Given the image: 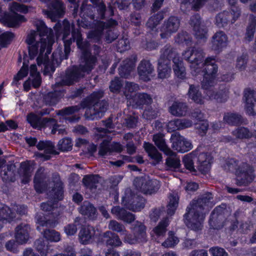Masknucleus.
I'll return each instance as SVG.
<instances>
[{
  "instance_id": "c9c22d12",
  "label": "nucleus",
  "mask_w": 256,
  "mask_h": 256,
  "mask_svg": "<svg viewBox=\"0 0 256 256\" xmlns=\"http://www.w3.org/2000/svg\"><path fill=\"white\" fill-rule=\"evenodd\" d=\"M188 95V98L196 103L200 104H204V98L202 96L198 87L190 85Z\"/></svg>"
},
{
  "instance_id": "c85d7f7f",
  "label": "nucleus",
  "mask_w": 256,
  "mask_h": 256,
  "mask_svg": "<svg viewBox=\"0 0 256 256\" xmlns=\"http://www.w3.org/2000/svg\"><path fill=\"white\" fill-rule=\"evenodd\" d=\"M196 160L199 164L198 166V169L202 172L206 173L210 169L212 158L207 153L200 154L198 156H196Z\"/></svg>"
},
{
  "instance_id": "7c9ffc66",
  "label": "nucleus",
  "mask_w": 256,
  "mask_h": 256,
  "mask_svg": "<svg viewBox=\"0 0 256 256\" xmlns=\"http://www.w3.org/2000/svg\"><path fill=\"white\" fill-rule=\"evenodd\" d=\"M174 62L173 70L176 76L180 78H184L186 76L185 68L182 61L180 60L176 52V55L171 58Z\"/></svg>"
},
{
  "instance_id": "3c124183",
  "label": "nucleus",
  "mask_w": 256,
  "mask_h": 256,
  "mask_svg": "<svg viewBox=\"0 0 256 256\" xmlns=\"http://www.w3.org/2000/svg\"><path fill=\"white\" fill-rule=\"evenodd\" d=\"M164 18L162 12H159L156 14L150 17L148 20L146 25L149 28L152 29L155 28L160 22Z\"/></svg>"
},
{
  "instance_id": "473e14b6",
  "label": "nucleus",
  "mask_w": 256,
  "mask_h": 256,
  "mask_svg": "<svg viewBox=\"0 0 256 256\" xmlns=\"http://www.w3.org/2000/svg\"><path fill=\"white\" fill-rule=\"evenodd\" d=\"M116 24L117 22L112 19L110 20L106 24L102 22H98V28L96 32H90L88 34V38L94 39L96 37V39L98 40L102 34V30L104 28L113 26Z\"/></svg>"
},
{
  "instance_id": "e2e57ef3",
  "label": "nucleus",
  "mask_w": 256,
  "mask_h": 256,
  "mask_svg": "<svg viewBox=\"0 0 256 256\" xmlns=\"http://www.w3.org/2000/svg\"><path fill=\"white\" fill-rule=\"evenodd\" d=\"M138 84L132 82H126L124 94L127 98H128V93H132L138 90Z\"/></svg>"
},
{
  "instance_id": "2eb2a0df",
  "label": "nucleus",
  "mask_w": 256,
  "mask_h": 256,
  "mask_svg": "<svg viewBox=\"0 0 256 256\" xmlns=\"http://www.w3.org/2000/svg\"><path fill=\"white\" fill-rule=\"evenodd\" d=\"M180 25V21L177 17H170L162 27L161 38H165L170 36L172 33L175 32L178 30Z\"/></svg>"
},
{
  "instance_id": "603ef678",
  "label": "nucleus",
  "mask_w": 256,
  "mask_h": 256,
  "mask_svg": "<svg viewBox=\"0 0 256 256\" xmlns=\"http://www.w3.org/2000/svg\"><path fill=\"white\" fill-rule=\"evenodd\" d=\"M250 19L251 23L248 26L246 34V39L248 42L251 41L254 38L255 30V24L256 22V17L251 16Z\"/></svg>"
},
{
  "instance_id": "0e129e2a",
  "label": "nucleus",
  "mask_w": 256,
  "mask_h": 256,
  "mask_svg": "<svg viewBox=\"0 0 256 256\" xmlns=\"http://www.w3.org/2000/svg\"><path fill=\"white\" fill-rule=\"evenodd\" d=\"M248 56L246 54H242L238 58L236 68L240 70H244L246 66Z\"/></svg>"
},
{
  "instance_id": "ddd939ff",
  "label": "nucleus",
  "mask_w": 256,
  "mask_h": 256,
  "mask_svg": "<svg viewBox=\"0 0 256 256\" xmlns=\"http://www.w3.org/2000/svg\"><path fill=\"white\" fill-rule=\"evenodd\" d=\"M170 142L172 144V148L182 153L190 150L193 147L190 141L185 138L178 132L172 134Z\"/></svg>"
},
{
  "instance_id": "338daca9",
  "label": "nucleus",
  "mask_w": 256,
  "mask_h": 256,
  "mask_svg": "<svg viewBox=\"0 0 256 256\" xmlns=\"http://www.w3.org/2000/svg\"><path fill=\"white\" fill-rule=\"evenodd\" d=\"M122 86V84L120 80L116 78L111 81L110 89L113 92H118L120 90Z\"/></svg>"
},
{
  "instance_id": "79ce46f5",
  "label": "nucleus",
  "mask_w": 256,
  "mask_h": 256,
  "mask_svg": "<svg viewBox=\"0 0 256 256\" xmlns=\"http://www.w3.org/2000/svg\"><path fill=\"white\" fill-rule=\"evenodd\" d=\"M178 204V197L176 193H170L169 196V202L168 205V214L172 216L174 214Z\"/></svg>"
},
{
  "instance_id": "412c9836",
  "label": "nucleus",
  "mask_w": 256,
  "mask_h": 256,
  "mask_svg": "<svg viewBox=\"0 0 256 256\" xmlns=\"http://www.w3.org/2000/svg\"><path fill=\"white\" fill-rule=\"evenodd\" d=\"M27 121L34 128H41L49 126V122H54V118H44L41 119L37 115L30 113L27 116Z\"/></svg>"
},
{
  "instance_id": "39448f33",
  "label": "nucleus",
  "mask_w": 256,
  "mask_h": 256,
  "mask_svg": "<svg viewBox=\"0 0 256 256\" xmlns=\"http://www.w3.org/2000/svg\"><path fill=\"white\" fill-rule=\"evenodd\" d=\"M212 199V194L206 193L190 203L184 215V222L188 227L195 231L202 230L206 212L209 208L214 205Z\"/></svg>"
},
{
  "instance_id": "393cba45",
  "label": "nucleus",
  "mask_w": 256,
  "mask_h": 256,
  "mask_svg": "<svg viewBox=\"0 0 256 256\" xmlns=\"http://www.w3.org/2000/svg\"><path fill=\"white\" fill-rule=\"evenodd\" d=\"M181 3L180 8L184 11H186L188 8H191L194 10H198L202 8L208 0H176ZM217 2L218 0H214Z\"/></svg>"
},
{
  "instance_id": "680f3d73",
  "label": "nucleus",
  "mask_w": 256,
  "mask_h": 256,
  "mask_svg": "<svg viewBox=\"0 0 256 256\" xmlns=\"http://www.w3.org/2000/svg\"><path fill=\"white\" fill-rule=\"evenodd\" d=\"M10 9L12 14H16V12H28V9L24 5L19 4L16 2H13L10 5Z\"/></svg>"
},
{
  "instance_id": "423d86ee",
  "label": "nucleus",
  "mask_w": 256,
  "mask_h": 256,
  "mask_svg": "<svg viewBox=\"0 0 256 256\" xmlns=\"http://www.w3.org/2000/svg\"><path fill=\"white\" fill-rule=\"evenodd\" d=\"M176 55V50L170 46H166L161 51L158 62V78L161 79L168 78L170 76L172 70L170 59Z\"/></svg>"
},
{
  "instance_id": "37998d69",
  "label": "nucleus",
  "mask_w": 256,
  "mask_h": 256,
  "mask_svg": "<svg viewBox=\"0 0 256 256\" xmlns=\"http://www.w3.org/2000/svg\"><path fill=\"white\" fill-rule=\"evenodd\" d=\"M6 20L9 27H15L25 22L26 19L23 16L18 14H12L6 18Z\"/></svg>"
},
{
  "instance_id": "de8ad7c7",
  "label": "nucleus",
  "mask_w": 256,
  "mask_h": 256,
  "mask_svg": "<svg viewBox=\"0 0 256 256\" xmlns=\"http://www.w3.org/2000/svg\"><path fill=\"white\" fill-rule=\"evenodd\" d=\"M108 228L113 231L120 233L124 238L128 236V232L124 226L115 220H111L108 224Z\"/></svg>"
},
{
  "instance_id": "864d4df0",
  "label": "nucleus",
  "mask_w": 256,
  "mask_h": 256,
  "mask_svg": "<svg viewBox=\"0 0 256 256\" xmlns=\"http://www.w3.org/2000/svg\"><path fill=\"white\" fill-rule=\"evenodd\" d=\"M178 238L174 235L172 232L170 231L168 232V238L162 244V246L165 248H172L178 244Z\"/></svg>"
},
{
  "instance_id": "4468645a",
  "label": "nucleus",
  "mask_w": 256,
  "mask_h": 256,
  "mask_svg": "<svg viewBox=\"0 0 256 256\" xmlns=\"http://www.w3.org/2000/svg\"><path fill=\"white\" fill-rule=\"evenodd\" d=\"M49 10H43L44 14L52 21L56 22L64 14V8L62 2L58 0H53L48 6Z\"/></svg>"
},
{
  "instance_id": "13d9d810",
  "label": "nucleus",
  "mask_w": 256,
  "mask_h": 256,
  "mask_svg": "<svg viewBox=\"0 0 256 256\" xmlns=\"http://www.w3.org/2000/svg\"><path fill=\"white\" fill-rule=\"evenodd\" d=\"M72 146V140L68 138H64L60 140L58 144L59 149L64 152L70 150Z\"/></svg>"
},
{
  "instance_id": "ea45409f",
  "label": "nucleus",
  "mask_w": 256,
  "mask_h": 256,
  "mask_svg": "<svg viewBox=\"0 0 256 256\" xmlns=\"http://www.w3.org/2000/svg\"><path fill=\"white\" fill-rule=\"evenodd\" d=\"M99 178L98 175H86L83 178L82 182L86 188L93 190L96 188Z\"/></svg>"
},
{
  "instance_id": "f257e3e1",
  "label": "nucleus",
  "mask_w": 256,
  "mask_h": 256,
  "mask_svg": "<svg viewBox=\"0 0 256 256\" xmlns=\"http://www.w3.org/2000/svg\"><path fill=\"white\" fill-rule=\"evenodd\" d=\"M64 34L62 40L64 45V52L62 48H58L52 54V62L58 64L64 59H67L70 51V46L72 42L76 41L78 47L80 50L82 56V62L79 67H74L68 69L61 83L56 82V85L70 86L77 82L83 77L85 73H89L94 68L96 62V58L90 53V46L86 41H83L82 35L78 30H72V38L67 40L70 34L71 26L67 20L64 22Z\"/></svg>"
},
{
  "instance_id": "bf43d9fd",
  "label": "nucleus",
  "mask_w": 256,
  "mask_h": 256,
  "mask_svg": "<svg viewBox=\"0 0 256 256\" xmlns=\"http://www.w3.org/2000/svg\"><path fill=\"white\" fill-rule=\"evenodd\" d=\"M14 38V34L10 32H6L0 35V46H6L9 44Z\"/></svg>"
},
{
  "instance_id": "bb28decb",
  "label": "nucleus",
  "mask_w": 256,
  "mask_h": 256,
  "mask_svg": "<svg viewBox=\"0 0 256 256\" xmlns=\"http://www.w3.org/2000/svg\"><path fill=\"white\" fill-rule=\"evenodd\" d=\"M164 136V135L162 134H154L153 136V140L155 144L166 154L170 156H175L176 153L173 152L166 145Z\"/></svg>"
},
{
  "instance_id": "cd10ccee",
  "label": "nucleus",
  "mask_w": 256,
  "mask_h": 256,
  "mask_svg": "<svg viewBox=\"0 0 256 256\" xmlns=\"http://www.w3.org/2000/svg\"><path fill=\"white\" fill-rule=\"evenodd\" d=\"M34 170L33 162H22L20 168V174L22 177V181L26 184L29 182Z\"/></svg>"
},
{
  "instance_id": "0eeeda50",
  "label": "nucleus",
  "mask_w": 256,
  "mask_h": 256,
  "mask_svg": "<svg viewBox=\"0 0 256 256\" xmlns=\"http://www.w3.org/2000/svg\"><path fill=\"white\" fill-rule=\"evenodd\" d=\"M225 170L234 172L238 176L241 178L243 182L247 181L248 177L252 174L253 170L247 164L244 163L238 164L234 158H230L226 162L224 166Z\"/></svg>"
},
{
  "instance_id": "4c0bfd02",
  "label": "nucleus",
  "mask_w": 256,
  "mask_h": 256,
  "mask_svg": "<svg viewBox=\"0 0 256 256\" xmlns=\"http://www.w3.org/2000/svg\"><path fill=\"white\" fill-rule=\"evenodd\" d=\"M144 147L148 156L152 159L155 160L157 162L162 160V156L161 154L152 144L148 142H144Z\"/></svg>"
},
{
  "instance_id": "7ed1b4c3",
  "label": "nucleus",
  "mask_w": 256,
  "mask_h": 256,
  "mask_svg": "<svg viewBox=\"0 0 256 256\" xmlns=\"http://www.w3.org/2000/svg\"><path fill=\"white\" fill-rule=\"evenodd\" d=\"M36 25L37 31H31L26 40L30 58L33 59L38 55L37 62L38 65L44 64V73L53 72L54 68L48 66V59L54 42V36L50 32L48 34V30L43 21L38 20Z\"/></svg>"
},
{
  "instance_id": "a18cd8bd",
  "label": "nucleus",
  "mask_w": 256,
  "mask_h": 256,
  "mask_svg": "<svg viewBox=\"0 0 256 256\" xmlns=\"http://www.w3.org/2000/svg\"><path fill=\"white\" fill-rule=\"evenodd\" d=\"M232 134L238 139L249 138L254 136L251 132L244 127L238 128L232 131Z\"/></svg>"
},
{
  "instance_id": "aec40b11",
  "label": "nucleus",
  "mask_w": 256,
  "mask_h": 256,
  "mask_svg": "<svg viewBox=\"0 0 256 256\" xmlns=\"http://www.w3.org/2000/svg\"><path fill=\"white\" fill-rule=\"evenodd\" d=\"M36 147L39 150H44V152L36 153V156L44 160H49L50 158V154L54 152V144L50 141H40L37 144Z\"/></svg>"
},
{
  "instance_id": "e433bc0d",
  "label": "nucleus",
  "mask_w": 256,
  "mask_h": 256,
  "mask_svg": "<svg viewBox=\"0 0 256 256\" xmlns=\"http://www.w3.org/2000/svg\"><path fill=\"white\" fill-rule=\"evenodd\" d=\"M80 212L90 218L96 217V210L94 206L88 202L85 201L79 208Z\"/></svg>"
},
{
  "instance_id": "72a5a7b5",
  "label": "nucleus",
  "mask_w": 256,
  "mask_h": 256,
  "mask_svg": "<svg viewBox=\"0 0 256 256\" xmlns=\"http://www.w3.org/2000/svg\"><path fill=\"white\" fill-rule=\"evenodd\" d=\"M36 229L38 230L41 231V227H54L58 224L56 220H47L42 214L38 213L36 216Z\"/></svg>"
},
{
  "instance_id": "69168bd1",
  "label": "nucleus",
  "mask_w": 256,
  "mask_h": 256,
  "mask_svg": "<svg viewBox=\"0 0 256 256\" xmlns=\"http://www.w3.org/2000/svg\"><path fill=\"white\" fill-rule=\"evenodd\" d=\"M91 2L96 4L97 10L100 14V18H104V12H106V6L102 2H99V0H90Z\"/></svg>"
},
{
  "instance_id": "c03bdc74",
  "label": "nucleus",
  "mask_w": 256,
  "mask_h": 256,
  "mask_svg": "<svg viewBox=\"0 0 256 256\" xmlns=\"http://www.w3.org/2000/svg\"><path fill=\"white\" fill-rule=\"evenodd\" d=\"M41 233L46 239L52 242H56L61 240L60 233L54 230L46 229Z\"/></svg>"
},
{
  "instance_id": "a19ab883",
  "label": "nucleus",
  "mask_w": 256,
  "mask_h": 256,
  "mask_svg": "<svg viewBox=\"0 0 256 256\" xmlns=\"http://www.w3.org/2000/svg\"><path fill=\"white\" fill-rule=\"evenodd\" d=\"M15 217V213L9 207L4 206L0 209V220H2V222H10Z\"/></svg>"
},
{
  "instance_id": "b1692460",
  "label": "nucleus",
  "mask_w": 256,
  "mask_h": 256,
  "mask_svg": "<svg viewBox=\"0 0 256 256\" xmlns=\"http://www.w3.org/2000/svg\"><path fill=\"white\" fill-rule=\"evenodd\" d=\"M111 212L116 218L128 223L132 222L135 219L134 214L120 206H114L111 210Z\"/></svg>"
},
{
  "instance_id": "58836bf2",
  "label": "nucleus",
  "mask_w": 256,
  "mask_h": 256,
  "mask_svg": "<svg viewBox=\"0 0 256 256\" xmlns=\"http://www.w3.org/2000/svg\"><path fill=\"white\" fill-rule=\"evenodd\" d=\"M198 152L193 151L192 152L186 155L183 158V163L186 168L190 172L195 171L194 162L196 160Z\"/></svg>"
},
{
  "instance_id": "09e8293b",
  "label": "nucleus",
  "mask_w": 256,
  "mask_h": 256,
  "mask_svg": "<svg viewBox=\"0 0 256 256\" xmlns=\"http://www.w3.org/2000/svg\"><path fill=\"white\" fill-rule=\"evenodd\" d=\"M224 120L229 124H238L242 122V116L238 114L228 113L224 115Z\"/></svg>"
},
{
  "instance_id": "2f4dec72",
  "label": "nucleus",
  "mask_w": 256,
  "mask_h": 256,
  "mask_svg": "<svg viewBox=\"0 0 256 256\" xmlns=\"http://www.w3.org/2000/svg\"><path fill=\"white\" fill-rule=\"evenodd\" d=\"M188 111L186 104L182 102H175L169 108V112L176 116H185Z\"/></svg>"
},
{
  "instance_id": "4d7b16f0",
  "label": "nucleus",
  "mask_w": 256,
  "mask_h": 256,
  "mask_svg": "<svg viewBox=\"0 0 256 256\" xmlns=\"http://www.w3.org/2000/svg\"><path fill=\"white\" fill-rule=\"evenodd\" d=\"M59 92H49L44 98L46 103L49 105H54L60 99Z\"/></svg>"
},
{
  "instance_id": "a211bd4d",
  "label": "nucleus",
  "mask_w": 256,
  "mask_h": 256,
  "mask_svg": "<svg viewBox=\"0 0 256 256\" xmlns=\"http://www.w3.org/2000/svg\"><path fill=\"white\" fill-rule=\"evenodd\" d=\"M137 58L136 55H132L130 58L123 60L119 68L120 75L124 78H128L130 72L134 70Z\"/></svg>"
},
{
  "instance_id": "f704fd0d",
  "label": "nucleus",
  "mask_w": 256,
  "mask_h": 256,
  "mask_svg": "<svg viewBox=\"0 0 256 256\" xmlns=\"http://www.w3.org/2000/svg\"><path fill=\"white\" fill-rule=\"evenodd\" d=\"M34 246L42 256H50L53 250L42 238L38 239L34 242Z\"/></svg>"
},
{
  "instance_id": "6e6d98bb",
  "label": "nucleus",
  "mask_w": 256,
  "mask_h": 256,
  "mask_svg": "<svg viewBox=\"0 0 256 256\" xmlns=\"http://www.w3.org/2000/svg\"><path fill=\"white\" fill-rule=\"evenodd\" d=\"M44 168L42 167L39 168L34 178V188L38 192H43V190L41 188V184L40 182L41 179L40 174L44 172Z\"/></svg>"
},
{
  "instance_id": "1a4fd4ad",
  "label": "nucleus",
  "mask_w": 256,
  "mask_h": 256,
  "mask_svg": "<svg viewBox=\"0 0 256 256\" xmlns=\"http://www.w3.org/2000/svg\"><path fill=\"white\" fill-rule=\"evenodd\" d=\"M145 200L128 190L122 198V204L128 209L134 212L140 211L144 208Z\"/></svg>"
},
{
  "instance_id": "8fccbe9b",
  "label": "nucleus",
  "mask_w": 256,
  "mask_h": 256,
  "mask_svg": "<svg viewBox=\"0 0 256 256\" xmlns=\"http://www.w3.org/2000/svg\"><path fill=\"white\" fill-rule=\"evenodd\" d=\"M175 41L177 43L188 46L192 43V38L186 32H182L177 34Z\"/></svg>"
},
{
  "instance_id": "9b49d317",
  "label": "nucleus",
  "mask_w": 256,
  "mask_h": 256,
  "mask_svg": "<svg viewBox=\"0 0 256 256\" xmlns=\"http://www.w3.org/2000/svg\"><path fill=\"white\" fill-rule=\"evenodd\" d=\"M231 10L232 13L228 11H224L219 13L216 17V24L220 27H224L229 23H234L240 15L238 8L233 6Z\"/></svg>"
},
{
  "instance_id": "052dcab7",
  "label": "nucleus",
  "mask_w": 256,
  "mask_h": 256,
  "mask_svg": "<svg viewBox=\"0 0 256 256\" xmlns=\"http://www.w3.org/2000/svg\"><path fill=\"white\" fill-rule=\"evenodd\" d=\"M98 154L102 156L110 155L112 154L110 142L108 141L104 140L100 144Z\"/></svg>"
},
{
  "instance_id": "f03ea898",
  "label": "nucleus",
  "mask_w": 256,
  "mask_h": 256,
  "mask_svg": "<svg viewBox=\"0 0 256 256\" xmlns=\"http://www.w3.org/2000/svg\"><path fill=\"white\" fill-rule=\"evenodd\" d=\"M184 58L190 64V68L196 74L204 72L202 82V88L205 90L206 94L210 100H216L218 102H224L228 98V90L224 86L218 90L212 88L216 82L218 66L215 64L213 58H207L204 60V54L200 48L192 47L187 48L182 53Z\"/></svg>"
},
{
  "instance_id": "6e6552de",
  "label": "nucleus",
  "mask_w": 256,
  "mask_h": 256,
  "mask_svg": "<svg viewBox=\"0 0 256 256\" xmlns=\"http://www.w3.org/2000/svg\"><path fill=\"white\" fill-rule=\"evenodd\" d=\"M130 230L133 232V236L128 234L124 238L125 242L130 244H135L147 241L146 228L142 223L136 222L132 225Z\"/></svg>"
},
{
  "instance_id": "dca6fc26",
  "label": "nucleus",
  "mask_w": 256,
  "mask_h": 256,
  "mask_svg": "<svg viewBox=\"0 0 256 256\" xmlns=\"http://www.w3.org/2000/svg\"><path fill=\"white\" fill-rule=\"evenodd\" d=\"M154 72V68L149 60H143L138 66V73L140 79L145 82L150 80Z\"/></svg>"
},
{
  "instance_id": "774afa93",
  "label": "nucleus",
  "mask_w": 256,
  "mask_h": 256,
  "mask_svg": "<svg viewBox=\"0 0 256 256\" xmlns=\"http://www.w3.org/2000/svg\"><path fill=\"white\" fill-rule=\"evenodd\" d=\"M212 256H228V253L225 250L220 248L215 247L210 249Z\"/></svg>"
},
{
  "instance_id": "5701e85b",
  "label": "nucleus",
  "mask_w": 256,
  "mask_h": 256,
  "mask_svg": "<svg viewBox=\"0 0 256 256\" xmlns=\"http://www.w3.org/2000/svg\"><path fill=\"white\" fill-rule=\"evenodd\" d=\"M228 42L226 34L222 31H219L212 36V48L214 50L220 51L226 46Z\"/></svg>"
},
{
  "instance_id": "5fc2aeb1",
  "label": "nucleus",
  "mask_w": 256,
  "mask_h": 256,
  "mask_svg": "<svg viewBox=\"0 0 256 256\" xmlns=\"http://www.w3.org/2000/svg\"><path fill=\"white\" fill-rule=\"evenodd\" d=\"M4 160H0V169L2 168L1 175L2 179L7 181H12V178H9L8 176L10 175L12 173L10 171L12 166L4 165Z\"/></svg>"
},
{
  "instance_id": "f3484780",
  "label": "nucleus",
  "mask_w": 256,
  "mask_h": 256,
  "mask_svg": "<svg viewBox=\"0 0 256 256\" xmlns=\"http://www.w3.org/2000/svg\"><path fill=\"white\" fill-rule=\"evenodd\" d=\"M138 180L141 184L140 190L145 194H153L157 192L160 188V182L156 179L142 178Z\"/></svg>"
},
{
  "instance_id": "20e7f679",
  "label": "nucleus",
  "mask_w": 256,
  "mask_h": 256,
  "mask_svg": "<svg viewBox=\"0 0 256 256\" xmlns=\"http://www.w3.org/2000/svg\"><path fill=\"white\" fill-rule=\"evenodd\" d=\"M104 96V92L102 90L94 92L90 96L82 100L79 105L66 107L59 110L58 115L66 116L80 109L86 108L85 115L88 118L94 120L100 118L106 112L108 104L105 100H100Z\"/></svg>"
},
{
  "instance_id": "9d476101",
  "label": "nucleus",
  "mask_w": 256,
  "mask_h": 256,
  "mask_svg": "<svg viewBox=\"0 0 256 256\" xmlns=\"http://www.w3.org/2000/svg\"><path fill=\"white\" fill-rule=\"evenodd\" d=\"M56 186L52 190V193L54 194L53 198L54 200L52 202L48 201L47 202H43L41 204V209L45 212H52V214L54 215L56 210V208L58 207V200H61L62 198V184L60 180L58 177L56 178Z\"/></svg>"
},
{
  "instance_id": "c756f323",
  "label": "nucleus",
  "mask_w": 256,
  "mask_h": 256,
  "mask_svg": "<svg viewBox=\"0 0 256 256\" xmlns=\"http://www.w3.org/2000/svg\"><path fill=\"white\" fill-rule=\"evenodd\" d=\"M102 240L106 246H119L122 244L118 236L110 231H106L102 236Z\"/></svg>"
},
{
  "instance_id": "6ab92c4d",
  "label": "nucleus",
  "mask_w": 256,
  "mask_h": 256,
  "mask_svg": "<svg viewBox=\"0 0 256 256\" xmlns=\"http://www.w3.org/2000/svg\"><path fill=\"white\" fill-rule=\"evenodd\" d=\"M30 231V226L26 223L18 224L15 228V238L20 244L26 243L29 239Z\"/></svg>"
},
{
  "instance_id": "49530a36",
  "label": "nucleus",
  "mask_w": 256,
  "mask_h": 256,
  "mask_svg": "<svg viewBox=\"0 0 256 256\" xmlns=\"http://www.w3.org/2000/svg\"><path fill=\"white\" fill-rule=\"evenodd\" d=\"M134 101L137 106H141L151 104L152 99L150 96L147 94L139 93L135 96Z\"/></svg>"
},
{
  "instance_id": "4be33fe9",
  "label": "nucleus",
  "mask_w": 256,
  "mask_h": 256,
  "mask_svg": "<svg viewBox=\"0 0 256 256\" xmlns=\"http://www.w3.org/2000/svg\"><path fill=\"white\" fill-rule=\"evenodd\" d=\"M96 230L94 228L90 226L81 229L78 234L80 242L83 244L91 243L95 236Z\"/></svg>"
},
{
  "instance_id": "a878e982",
  "label": "nucleus",
  "mask_w": 256,
  "mask_h": 256,
  "mask_svg": "<svg viewBox=\"0 0 256 256\" xmlns=\"http://www.w3.org/2000/svg\"><path fill=\"white\" fill-rule=\"evenodd\" d=\"M168 224L169 220L168 218H165L161 220L152 232L151 234L152 238L158 242L159 240L164 236L166 231V228Z\"/></svg>"
},
{
  "instance_id": "f8f14e48",
  "label": "nucleus",
  "mask_w": 256,
  "mask_h": 256,
  "mask_svg": "<svg viewBox=\"0 0 256 256\" xmlns=\"http://www.w3.org/2000/svg\"><path fill=\"white\" fill-rule=\"evenodd\" d=\"M190 24L192 28L194 36L199 42H204L208 38L206 28L201 25L200 16L198 14L192 16L190 20Z\"/></svg>"
}]
</instances>
